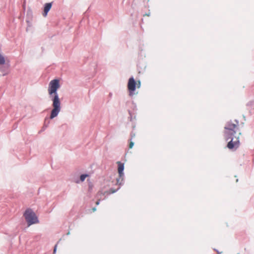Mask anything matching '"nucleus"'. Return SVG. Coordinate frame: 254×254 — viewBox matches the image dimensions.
<instances>
[{
	"instance_id": "39448f33",
	"label": "nucleus",
	"mask_w": 254,
	"mask_h": 254,
	"mask_svg": "<svg viewBox=\"0 0 254 254\" xmlns=\"http://www.w3.org/2000/svg\"><path fill=\"white\" fill-rule=\"evenodd\" d=\"M118 171L119 173V178L117 179V183L119 184H121L123 180L124 177V173L123 171L124 170V164L121 163V162H118Z\"/></svg>"
},
{
	"instance_id": "f8f14e48",
	"label": "nucleus",
	"mask_w": 254,
	"mask_h": 254,
	"mask_svg": "<svg viewBox=\"0 0 254 254\" xmlns=\"http://www.w3.org/2000/svg\"><path fill=\"white\" fill-rule=\"evenodd\" d=\"M92 210H93V211L94 212L96 211V208L94 207V208H93Z\"/></svg>"
},
{
	"instance_id": "f257e3e1",
	"label": "nucleus",
	"mask_w": 254,
	"mask_h": 254,
	"mask_svg": "<svg viewBox=\"0 0 254 254\" xmlns=\"http://www.w3.org/2000/svg\"><path fill=\"white\" fill-rule=\"evenodd\" d=\"M224 136L226 141L230 140L227 143V147L231 150H236L240 145L239 135L241 132H239V135H235L239 131V122L237 120L228 122L224 127Z\"/></svg>"
},
{
	"instance_id": "6e6552de",
	"label": "nucleus",
	"mask_w": 254,
	"mask_h": 254,
	"mask_svg": "<svg viewBox=\"0 0 254 254\" xmlns=\"http://www.w3.org/2000/svg\"><path fill=\"white\" fill-rule=\"evenodd\" d=\"M88 176L87 175L83 174L81 175L80 177V179L81 182H83L85 180V178Z\"/></svg>"
},
{
	"instance_id": "9d476101",
	"label": "nucleus",
	"mask_w": 254,
	"mask_h": 254,
	"mask_svg": "<svg viewBox=\"0 0 254 254\" xmlns=\"http://www.w3.org/2000/svg\"><path fill=\"white\" fill-rule=\"evenodd\" d=\"M57 247V245H56L55 246L54 250V252H53V253H54V254H56Z\"/></svg>"
},
{
	"instance_id": "423d86ee",
	"label": "nucleus",
	"mask_w": 254,
	"mask_h": 254,
	"mask_svg": "<svg viewBox=\"0 0 254 254\" xmlns=\"http://www.w3.org/2000/svg\"><path fill=\"white\" fill-rule=\"evenodd\" d=\"M52 7V3H47L45 4L44 6V12L43 15L44 17H46L48 12L49 11Z\"/></svg>"
},
{
	"instance_id": "9b49d317",
	"label": "nucleus",
	"mask_w": 254,
	"mask_h": 254,
	"mask_svg": "<svg viewBox=\"0 0 254 254\" xmlns=\"http://www.w3.org/2000/svg\"><path fill=\"white\" fill-rule=\"evenodd\" d=\"M99 201H100V200H98V201H96V205H98V204H99Z\"/></svg>"
},
{
	"instance_id": "20e7f679",
	"label": "nucleus",
	"mask_w": 254,
	"mask_h": 254,
	"mask_svg": "<svg viewBox=\"0 0 254 254\" xmlns=\"http://www.w3.org/2000/svg\"><path fill=\"white\" fill-rule=\"evenodd\" d=\"M141 86V82L139 80L135 81L133 77L129 78L127 82V89L129 92V95L132 96L136 93L135 92L136 88H139Z\"/></svg>"
},
{
	"instance_id": "1a4fd4ad",
	"label": "nucleus",
	"mask_w": 254,
	"mask_h": 254,
	"mask_svg": "<svg viewBox=\"0 0 254 254\" xmlns=\"http://www.w3.org/2000/svg\"><path fill=\"white\" fill-rule=\"evenodd\" d=\"M133 145H134V143L130 141V142H129V148L131 149L132 148V147L133 146Z\"/></svg>"
},
{
	"instance_id": "f03ea898",
	"label": "nucleus",
	"mask_w": 254,
	"mask_h": 254,
	"mask_svg": "<svg viewBox=\"0 0 254 254\" xmlns=\"http://www.w3.org/2000/svg\"><path fill=\"white\" fill-rule=\"evenodd\" d=\"M60 85L58 79L51 80L49 85L48 93L50 96L54 94L52 99L53 107L50 115V119H52L57 117L61 111V102L57 93V90L60 88Z\"/></svg>"
},
{
	"instance_id": "0eeeda50",
	"label": "nucleus",
	"mask_w": 254,
	"mask_h": 254,
	"mask_svg": "<svg viewBox=\"0 0 254 254\" xmlns=\"http://www.w3.org/2000/svg\"><path fill=\"white\" fill-rule=\"evenodd\" d=\"M5 63V59L3 56H2L0 54V64H3Z\"/></svg>"
},
{
	"instance_id": "7ed1b4c3",
	"label": "nucleus",
	"mask_w": 254,
	"mask_h": 254,
	"mask_svg": "<svg viewBox=\"0 0 254 254\" xmlns=\"http://www.w3.org/2000/svg\"><path fill=\"white\" fill-rule=\"evenodd\" d=\"M24 216L28 226L39 223L38 219L35 212L31 209H27L24 213Z\"/></svg>"
}]
</instances>
